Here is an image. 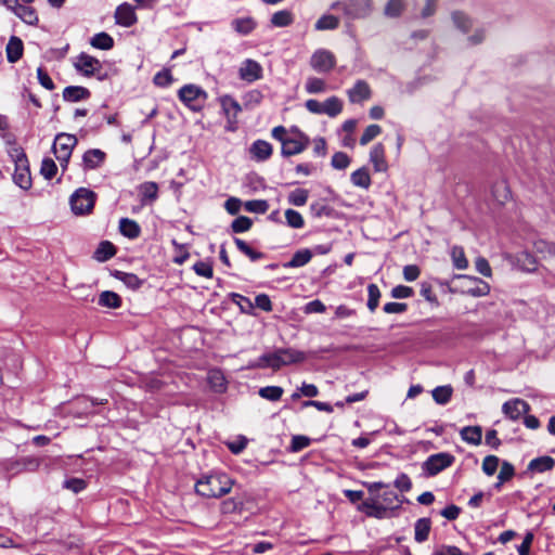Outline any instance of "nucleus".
<instances>
[{"label":"nucleus","instance_id":"69168bd1","mask_svg":"<svg viewBox=\"0 0 555 555\" xmlns=\"http://www.w3.org/2000/svg\"><path fill=\"white\" fill-rule=\"evenodd\" d=\"M87 483L83 479L80 478H70L64 481V488L73 491L74 493H79L85 490Z\"/></svg>","mask_w":555,"mask_h":555},{"label":"nucleus","instance_id":"f03ea898","mask_svg":"<svg viewBox=\"0 0 555 555\" xmlns=\"http://www.w3.org/2000/svg\"><path fill=\"white\" fill-rule=\"evenodd\" d=\"M307 356L304 351L293 348H280L273 352L262 354L258 360V366L279 370L282 366L304 362Z\"/></svg>","mask_w":555,"mask_h":555},{"label":"nucleus","instance_id":"7ed1b4c3","mask_svg":"<svg viewBox=\"0 0 555 555\" xmlns=\"http://www.w3.org/2000/svg\"><path fill=\"white\" fill-rule=\"evenodd\" d=\"M367 490L373 498L366 499L361 504L358 505V511L364 513L367 517H373L377 519H383L387 517V507L384 506L378 498L376 496L377 492L385 487L383 482H371L365 483Z\"/></svg>","mask_w":555,"mask_h":555},{"label":"nucleus","instance_id":"6e6552de","mask_svg":"<svg viewBox=\"0 0 555 555\" xmlns=\"http://www.w3.org/2000/svg\"><path fill=\"white\" fill-rule=\"evenodd\" d=\"M455 457L447 452L430 455L423 464V469L428 476H436L454 463Z\"/></svg>","mask_w":555,"mask_h":555},{"label":"nucleus","instance_id":"a19ab883","mask_svg":"<svg viewBox=\"0 0 555 555\" xmlns=\"http://www.w3.org/2000/svg\"><path fill=\"white\" fill-rule=\"evenodd\" d=\"M305 89L309 94H318L326 91V82L318 77H309L306 81Z\"/></svg>","mask_w":555,"mask_h":555},{"label":"nucleus","instance_id":"f704fd0d","mask_svg":"<svg viewBox=\"0 0 555 555\" xmlns=\"http://www.w3.org/2000/svg\"><path fill=\"white\" fill-rule=\"evenodd\" d=\"M294 15L288 10H281L272 14L271 25L274 27H286L293 24Z\"/></svg>","mask_w":555,"mask_h":555},{"label":"nucleus","instance_id":"b1692460","mask_svg":"<svg viewBox=\"0 0 555 555\" xmlns=\"http://www.w3.org/2000/svg\"><path fill=\"white\" fill-rule=\"evenodd\" d=\"M461 438L473 446H479L482 439V429L480 426H466L460 431Z\"/></svg>","mask_w":555,"mask_h":555},{"label":"nucleus","instance_id":"a878e982","mask_svg":"<svg viewBox=\"0 0 555 555\" xmlns=\"http://www.w3.org/2000/svg\"><path fill=\"white\" fill-rule=\"evenodd\" d=\"M257 23L250 16L234 18L231 22L232 28L240 35L246 36L256 28Z\"/></svg>","mask_w":555,"mask_h":555},{"label":"nucleus","instance_id":"412c9836","mask_svg":"<svg viewBox=\"0 0 555 555\" xmlns=\"http://www.w3.org/2000/svg\"><path fill=\"white\" fill-rule=\"evenodd\" d=\"M250 154L258 162L267 160L272 155V145L264 140H257L250 146Z\"/></svg>","mask_w":555,"mask_h":555},{"label":"nucleus","instance_id":"ea45409f","mask_svg":"<svg viewBox=\"0 0 555 555\" xmlns=\"http://www.w3.org/2000/svg\"><path fill=\"white\" fill-rule=\"evenodd\" d=\"M514 466L511 463L504 461L501 465V469L498 475V482L494 485V488L499 490L502 487V485L511 480L514 477Z\"/></svg>","mask_w":555,"mask_h":555},{"label":"nucleus","instance_id":"39448f33","mask_svg":"<svg viewBox=\"0 0 555 555\" xmlns=\"http://www.w3.org/2000/svg\"><path fill=\"white\" fill-rule=\"evenodd\" d=\"M96 195L93 191L80 188L70 196V206L75 215L90 214L94 207Z\"/></svg>","mask_w":555,"mask_h":555},{"label":"nucleus","instance_id":"e2e57ef3","mask_svg":"<svg viewBox=\"0 0 555 555\" xmlns=\"http://www.w3.org/2000/svg\"><path fill=\"white\" fill-rule=\"evenodd\" d=\"M153 81L158 87H168L172 83L173 78L171 73L168 69H164L158 72L154 78Z\"/></svg>","mask_w":555,"mask_h":555},{"label":"nucleus","instance_id":"052dcab7","mask_svg":"<svg viewBox=\"0 0 555 555\" xmlns=\"http://www.w3.org/2000/svg\"><path fill=\"white\" fill-rule=\"evenodd\" d=\"M56 171L57 167L53 159L46 158L42 160L40 172L46 179L51 180L52 178H54Z\"/></svg>","mask_w":555,"mask_h":555},{"label":"nucleus","instance_id":"58836bf2","mask_svg":"<svg viewBox=\"0 0 555 555\" xmlns=\"http://www.w3.org/2000/svg\"><path fill=\"white\" fill-rule=\"evenodd\" d=\"M464 278L469 280L475 285L474 287H470L467 291V294L475 296V297L486 296L489 294L490 286L488 283H486L482 280L477 279V278H469V276H464Z\"/></svg>","mask_w":555,"mask_h":555},{"label":"nucleus","instance_id":"e433bc0d","mask_svg":"<svg viewBox=\"0 0 555 555\" xmlns=\"http://www.w3.org/2000/svg\"><path fill=\"white\" fill-rule=\"evenodd\" d=\"M516 261L519 268L527 272H532L537 269L535 258L528 251H521L516 256Z\"/></svg>","mask_w":555,"mask_h":555},{"label":"nucleus","instance_id":"09e8293b","mask_svg":"<svg viewBox=\"0 0 555 555\" xmlns=\"http://www.w3.org/2000/svg\"><path fill=\"white\" fill-rule=\"evenodd\" d=\"M208 382L211 388L217 392H222L225 389V379L220 371H210Z\"/></svg>","mask_w":555,"mask_h":555},{"label":"nucleus","instance_id":"c756f323","mask_svg":"<svg viewBox=\"0 0 555 555\" xmlns=\"http://www.w3.org/2000/svg\"><path fill=\"white\" fill-rule=\"evenodd\" d=\"M451 18L454 26L462 33H468L473 27V21L465 12L454 11L451 13Z\"/></svg>","mask_w":555,"mask_h":555},{"label":"nucleus","instance_id":"1a4fd4ad","mask_svg":"<svg viewBox=\"0 0 555 555\" xmlns=\"http://www.w3.org/2000/svg\"><path fill=\"white\" fill-rule=\"evenodd\" d=\"M310 66L317 73H330L336 66V57L330 50L318 49L310 57Z\"/></svg>","mask_w":555,"mask_h":555},{"label":"nucleus","instance_id":"4be33fe9","mask_svg":"<svg viewBox=\"0 0 555 555\" xmlns=\"http://www.w3.org/2000/svg\"><path fill=\"white\" fill-rule=\"evenodd\" d=\"M23 41L16 37L12 36L7 44V59L10 63L17 62L23 55Z\"/></svg>","mask_w":555,"mask_h":555},{"label":"nucleus","instance_id":"13d9d810","mask_svg":"<svg viewBox=\"0 0 555 555\" xmlns=\"http://www.w3.org/2000/svg\"><path fill=\"white\" fill-rule=\"evenodd\" d=\"M500 460L495 455H488L482 461V472L488 475L492 476L498 467H499Z\"/></svg>","mask_w":555,"mask_h":555},{"label":"nucleus","instance_id":"4c0bfd02","mask_svg":"<svg viewBox=\"0 0 555 555\" xmlns=\"http://www.w3.org/2000/svg\"><path fill=\"white\" fill-rule=\"evenodd\" d=\"M405 9L404 0H388L385 8L384 14L387 17H399Z\"/></svg>","mask_w":555,"mask_h":555},{"label":"nucleus","instance_id":"338daca9","mask_svg":"<svg viewBox=\"0 0 555 555\" xmlns=\"http://www.w3.org/2000/svg\"><path fill=\"white\" fill-rule=\"evenodd\" d=\"M232 297L233 301L240 306L243 312L251 313V311L254 310V304L250 301L249 298L240 294H233Z\"/></svg>","mask_w":555,"mask_h":555},{"label":"nucleus","instance_id":"6e6d98bb","mask_svg":"<svg viewBox=\"0 0 555 555\" xmlns=\"http://www.w3.org/2000/svg\"><path fill=\"white\" fill-rule=\"evenodd\" d=\"M351 163L350 157L344 152H336L332 156L331 165L338 170L346 169Z\"/></svg>","mask_w":555,"mask_h":555},{"label":"nucleus","instance_id":"cd10ccee","mask_svg":"<svg viewBox=\"0 0 555 555\" xmlns=\"http://www.w3.org/2000/svg\"><path fill=\"white\" fill-rule=\"evenodd\" d=\"M350 180L354 186L362 188L364 190H367L372 184L371 176L365 167L353 171L350 176Z\"/></svg>","mask_w":555,"mask_h":555},{"label":"nucleus","instance_id":"aec40b11","mask_svg":"<svg viewBox=\"0 0 555 555\" xmlns=\"http://www.w3.org/2000/svg\"><path fill=\"white\" fill-rule=\"evenodd\" d=\"M138 191L143 205L152 204L158 197V184L153 181L140 184Z\"/></svg>","mask_w":555,"mask_h":555},{"label":"nucleus","instance_id":"0eeeda50","mask_svg":"<svg viewBox=\"0 0 555 555\" xmlns=\"http://www.w3.org/2000/svg\"><path fill=\"white\" fill-rule=\"evenodd\" d=\"M178 96L188 107L197 111L202 107L207 94L198 86L185 85L179 90Z\"/></svg>","mask_w":555,"mask_h":555},{"label":"nucleus","instance_id":"de8ad7c7","mask_svg":"<svg viewBox=\"0 0 555 555\" xmlns=\"http://www.w3.org/2000/svg\"><path fill=\"white\" fill-rule=\"evenodd\" d=\"M116 250L112 243L109 242H102L98 249L95 250V258L99 261H105L112 258L115 255Z\"/></svg>","mask_w":555,"mask_h":555},{"label":"nucleus","instance_id":"3c124183","mask_svg":"<svg viewBox=\"0 0 555 555\" xmlns=\"http://www.w3.org/2000/svg\"><path fill=\"white\" fill-rule=\"evenodd\" d=\"M454 267L459 270H464L468 267V261L462 247L454 246L451 250Z\"/></svg>","mask_w":555,"mask_h":555},{"label":"nucleus","instance_id":"bf43d9fd","mask_svg":"<svg viewBox=\"0 0 555 555\" xmlns=\"http://www.w3.org/2000/svg\"><path fill=\"white\" fill-rule=\"evenodd\" d=\"M311 439L307 436L296 435L292 438L289 450L292 452H299L305 448L309 447Z\"/></svg>","mask_w":555,"mask_h":555},{"label":"nucleus","instance_id":"5fc2aeb1","mask_svg":"<svg viewBox=\"0 0 555 555\" xmlns=\"http://www.w3.org/2000/svg\"><path fill=\"white\" fill-rule=\"evenodd\" d=\"M309 193L305 189H296L288 195V202L295 206H304L308 201Z\"/></svg>","mask_w":555,"mask_h":555},{"label":"nucleus","instance_id":"72a5a7b5","mask_svg":"<svg viewBox=\"0 0 555 555\" xmlns=\"http://www.w3.org/2000/svg\"><path fill=\"white\" fill-rule=\"evenodd\" d=\"M312 258L309 249H300L294 254L292 259L284 264L285 268H299L306 266Z\"/></svg>","mask_w":555,"mask_h":555},{"label":"nucleus","instance_id":"2f4dec72","mask_svg":"<svg viewBox=\"0 0 555 555\" xmlns=\"http://www.w3.org/2000/svg\"><path fill=\"white\" fill-rule=\"evenodd\" d=\"M90 44L95 49L111 50L114 47V39L107 33L102 31V33L95 34L90 39Z\"/></svg>","mask_w":555,"mask_h":555},{"label":"nucleus","instance_id":"dca6fc26","mask_svg":"<svg viewBox=\"0 0 555 555\" xmlns=\"http://www.w3.org/2000/svg\"><path fill=\"white\" fill-rule=\"evenodd\" d=\"M116 23L124 27H130L137 23V15L132 5L128 3L120 4L115 12Z\"/></svg>","mask_w":555,"mask_h":555},{"label":"nucleus","instance_id":"20e7f679","mask_svg":"<svg viewBox=\"0 0 555 555\" xmlns=\"http://www.w3.org/2000/svg\"><path fill=\"white\" fill-rule=\"evenodd\" d=\"M333 10L341 9L347 17L351 20L365 18L373 11L372 0H350L348 2H334L331 7Z\"/></svg>","mask_w":555,"mask_h":555},{"label":"nucleus","instance_id":"f257e3e1","mask_svg":"<svg viewBox=\"0 0 555 555\" xmlns=\"http://www.w3.org/2000/svg\"><path fill=\"white\" fill-rule=\"evenodd\" d=\"M233 481L225 474H211L204 476L195 485L196 492L204 498H220L229 493Z\"/></svg>","mask_w":555,"mask_h":555},{"label":"nucleus","instance_id":"4d7b16f0","mask_svg":"<svg viewBox=\"0 0 555 555\" xmlns=\"http://www.w3.org/2000/svg\"><path fill=\"white\" fill-rule=\"evenodd\" d=\"M382 133V128L378 125H370L365 128L363 134L360 138V144L366 145L373 141L377 135Z\"/></svg>","mask_w":555,"mask_h":555},{"label":"nucleus","instance_id":"680f3d73","mask_svg":"<svg viewBox=\"0 0 555 555\" xmlns=\"http://www.w3.org/2000/svg\"><path fill=\"white\" fill-rule=\"evenodd\" d=\"M251 224H253V222L248 217L241 216V217H237L232 222L231 227H232V230L234 233H243V232L248 231L251 228Z\"/></svg>","mask_w":555,"mask_h":555},{"label":"nucleus","instance_id":"393cba45","mask_svg":"<svg viewBox=\"0 0 555 555\" xmlns=\"http://www.w3.org/2000/svg\"><path fill=\"white\" fill-rule=\"evenodd\" d=\"M11 10L15 13V15H17L21 20H23L25 23L29 25H35L38 23L37 13L30 7L18 4L17 2H15Z\"/></svg>","mask_w":555,"mask_h":555},{"label":"nucleus","instance_id":"2eb2a0df","mask_svg":"<svg viewBox=\"0 0 555 555\" xmlns=\"http://www.w3.org/2000/svg\"><path fill=\"white\" fill-rule=\"evenodd\" d=\"M347 95L351 103H361L371 98L372 90L365 80H357L353 87L347 90Z\"/></svg>","mask_w":555,"mask_h":555},{"label":"nucleus","instance_id":"f3484780","mask_svg":"<svg viewBox=\"0 0 555 555\" xmlns=\"http://www.w3.org/2000/svg\"><path fill=\"white\" fill-rule=\"evenodd\" d=\"M370 162L372 163L375 172H386L388 170L385 147L382 143H377L371 149Z\"/></svg>","mask_w":555,"mask_h":555},{"label":"nucleus","instance_id":"423d86ee","mask_svg":"<svg viewBox=\"0 0 555 555\" xmlns=\"http://www.w3.org/2000/svg\"><path fill=\"white\" fill-rule=\"evenodd\" d=\"M77 144V138L68 133H60L55 137L53 152L62 167H65L70 158L73 149Z\"/></svg>","mask_w":555,"mask_h":555},{"label":"nucleus","instance_id":"c03bdc74","mask_svg":"<svg viewBox=\"0 0 555 555\" xmlns=\"http://www.w3.org/2000/svg\"><path fill=\"white\" fill-rule=\"evenodd\" d=\"M338 26L339 20L334 15H323L315 23L317 30H333Z\"/></svg>","mask_w":555,"mask_h":555},{"label":"nucleus","instance_id":"79ce46f5","mask_svg":"<svg viewBox=\"0 0 555 555\" xmlns=\"http://www.w3.org/2000/svg\"><path fill=\"white\" fill-rule=\"evenodd\" d=\"M452 392L450 385L438 386L433 390V398L438 404H447L451 400Z\"/></svg>","mask_w":555,"mask_h":555},{"label":"nucleus","instance_id":"6ab92c4d","mask_svg":"<svg viewBox=\"0 0 555 555\" xmlns=\"http://www.w3.org/2000/svg\"><path fill=\"white\" fill-rule=\"evenodd\" d=\"M219 101L229 122L235 121L238 113L242 111L240 103L231 95H222Z\"/></svg>","mask_w":555,"mask_h":555},{"label":"nucleus","instance_id":"473e14b6","mask_svg":"<svg viewBox=\"0 0 555 555\" xmlns=\"http://www.w3.org/2000/svg\"><path fill=\"white\" fill-rule=\"evenodd\" d=\"M555 465V460L551 456H541L532 460L528 468L533 472L544 473L551 470Z\"/></svg>","mask_w":555,"mask_h":555},{"label":"nucleus","instance_id":"f8f14e48","mask_svg":"<svg viewBox=\"0 0 555 555\" xmlns=\"http://www.w3.org/2000/svg\"><path fill=\"white\" fill-rule=\"evenodd\" d=\"M309 142V138L298 131L296 137L283 141L281 153L284 157L300 154L308 147Z\"/></svg>","mask_w":555,"mask_h":555},{"label":"nucleus","instance_id":"bb28decb","mask_svg":"<svg viewBox=\"0 0 555 555\" xmlns=\"http://www.w3.org/2000/svg\"><path fill=\"white\" fill-rule=\"evenodd\" d=\"M431 522L429 518H420L414 526V539L418 543L425 542L430 532Z\"/></svg>","mask_w":555,"mask_h":555},{"label":"nucleus","instance_id":"49530a36","mask_svg":"<svg viewBox=\"0 0 555 555\" xmlns=\"http://www.w3.org/2000/svg\"><path fill=\"white\" fill-rule=\"evenodd\" d=\"M284 390L280 386H267L259 389V396L269 401H279Z\"/></svg>","mask_w":555,"mask_h":555},{"label":"nucleus","instance_id":"0e129e2a","mask_svg":"<svg viewBox=\"0 0 555 555\" xmlns=\"http://www.w3.org/2000/svg\"><path fill=\"white\" fill-rule=\"evenodd\" d=\"M119 279L131 289H138L142 281L133 273L119 272Z\"/></svg>","mask_w":555,"mask_h":555},{"label":"nucleus","instance_id":"9b49d317","mask_svg":"<svg viewBox=\"0 0 555 555\" xmlns=\"http://www.w3.org/2000/svg\"><path fill=\"white\" fill-rule=\"evenodd\" d=\"M74 67L83 76L90 77L102 69V64L94 56L87 53H80L74 62Z\"/></svg>","mask_w":555,"mask_h":555},{"label":"nucleus","instance_id":"c9c22d12","mask_svg":"<svg viewBox=\"0 0 555 555\" xmlns=\"http://www.w3.org/2000/svg\"><path fill=\"white\" fill-rule=\"evenodd\" d=\"M99 305L102 307L116 309L121 306V298L114 292L105 291L100 294Z\"/></svg>","mask_w":555,"mask_h":555},{"label":"nucleus","instance_id":"603ef678","mask_svg":"<svg viewBox=\"0 0 555 555\" xmlns=\"http://www.w3.org/2000/svg\"><path fill=\"white\" fill-rule=\"evenodd\" d=\"M285 218L288 227L293 229H301L305 225V220L302 216L294 209H286Z\"/></svg>","mask_w":555,"mask_h":555},{"label":"nucleus","instance_id":"864d4df0","mask_svg":"<svg viewBox=\"0 0 555 555\" xmlns=\"http://www.w3.org/2000/svg\"><path fill=\"white\" fill-rule=\"evenodd\" d=\"M244 207L249 212L264 214L269 209V204L264 199L247 201Z\"/></svg>","mask_w":555,"mask_h":555},{"label":"nucleus","instance_id":"c85d7f7f","mask_svg":"<svg viewBox=\"0 0 555 555\" xmlns=\"http://www.w3.org/2000/svg\"><path fill=\"white\" fill-rule=\"evenodd\" d=\"M120 233L128 238H137L141 233L140 225L131 219L122 218L119 221Z\"/></svg>","mask_w":555,"mask_h":555},{"label":"nucleus","instance_id":"8fccbe9b","mask_svg":"<svg viewBox=\"0 0 555 555\" xmlns=\"http://www.w3.org/2000/svg\"><path fill=\"white\" fill-rule=\"evenodd\" d=\"M367 308L374 312L379 305L380 291L376 284H369L367 286Z\"/></svg>","mask_w":555,"mask_h":555},{"label":"nucleus","instance_id":"a18cd8bd","mask_svg":"<svg viewBox=\"0 0 555 555\" xmlns=\"http://www.w3.org/2000/svg\"><path fill=\"white\" fill-rule=\"evenodd\" d=\"M234 243L238 250L246 255L251 261L263 258L262 253L254 250L245 241L235 237Z\"/></svg>","mask_w":555,"mask_h":555},{"label":"nucleus","instance_id":"ddd939ff","mask_svg":"<svg viewBox=\"0 0 555 555\" xmlns=\"http://www.w3.org/2000/svg\"><path fill=\"white\" fill-rule=\"evenodd\" d=\"M238 76L244 81L254 82L262 77V67L257 61L247 59L241 64Z\"/></svg>","mask_w":555,"mask_h":555},{"label":"nucleus","instance_id":"37998d69","mask_svg":"<svg viewBox=\"0 0 555 555\" xmlns=\"http://www.w3.org/2000/svg\"><path fill=\"white\" fill-rule=\"evenodd\" d=\"M380 503L387 507V511H393L400 507L399 495L392 490H386L380 495Z\"/></svg>","mask_w":555,"mask_h":555},{"label":"nucleus","instance_id":"5701e85b","mask_svg":"<svg viewBox=\"0 0 555 555\" xmlns=\"http://www.w3.org/2000/svg\"><path fill=\"white\" fill-rule=\"evenodd\" d=\"M90 96V91L80 86H69L63 90V99L68 102H78Z\"/></svg>","mask_w":555,"mask_h":555},{"label":"nucleus","instance_id":"a211bd4d","mask_svg":"<svg viewBox=\"0 0 555 555\" xmlns=\"http://www.w3.org/2000/svg\"><path fill=\"white\" fill-rule=\"evenodd\" d=\"M106 158V154L99 149L88 150L82 156L83 168L93 170L102 166Z\"/></svg>","mask_w":555,"mask_h":555},{"label":"nucleus","instance_id":"9d476101","mask_svg":"<svg viewBox=\"0 0 555 555\" xmlns=\"http://www.w3.org/2000/svg\"><path fill=\"white\" fill-rule=\"evenodd\" d=\"M15 171L13 173L14 182L23 190H28L31 186V177L28 168V160L26 155L16 150Z\"/></svg>","mask_w":555,"mask_h":555},{"label":"nucleus","instance_id":"774afa93","mask_svg":"<svg viewBox=\"0 0 555 555\" xmlns=\"http://www.w3.org/2000/svg\"><path fill=\"white\" fill-rule=\"evenodd\" d=\"M325 310H326L325 305L319 299L309 301L304 307V312L306 314L323 313V312H325Z\"/></svg>","mask_w":555,"mask_h":555},{"label":"nucleus","instance_id":"7c9ffc66","mask_svg":"<svg viewBox=\"0 0 555 555\" xmlns=\"http://www.w3.org/2000/svg\"><path fill=\"white\" fill-rule=\"evenodd\" d=\"M343 111V102L337 96H331L325 100L322 104V114H325L330 117H336Z\"/></svg>","mask_w":555,"mask_h":555},{"label":"nucleus","instance_id":"4468645a","mask_svg":"<svg viewBox=\"0 0 555 555\" xmlns=\"http://www.w3.org/2000/svg\"><path fill=\"white\" fill-rule=\"evenodd\" d=\"M529 410L530 405L525 400L518 398L506 401L502 406L505 416L513 421L518 420L521 415L528 413Z\"/></svg>","mask_w":555,"mask_h":555}]
</instances>
